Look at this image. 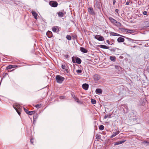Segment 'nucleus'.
Wrapping results in <instances>:
<instances>
[{
  "mask_svg": "<svg viewBox=\"0 0 149 149\" xmlns=\"http://www.w3.org/2000/svg\"><path fill=\"white\" fill-rule=\"evenodd\" d=\"M80 50L81 52L84 53H86L88 52V51L86 49L83 47H81Z\"/></svg>",
  "mask_w": 149,
  "mask_h": 149,
  "instance_id": "aec40b11",
  "label": "nucleus"
},
{
  "mask_svg": "<svg viewBox=\"0 0 149 149\" xmlns=\"http://www.w3.org/2000/svg\"><path fill=\"white\" fill-rule=\"evenodd\" d=\"M110 34L112 36H120V35L119 34L117 33H115L112 32H110Z\"/></svg>",
  "mask_w": 149,
  "mask_h": 149,
  "instance_id": "bb28decb",
  "label": "nucleus"
},
{
  "mask_svg": "<svg viewBox=\"0 0 149 149\" xmlns=\"http://www.w3.org/2000/svg\"><path fill=\"white\" fill-rule=\"evenodd\" d=\"M31 13L32 15L34 16L35 19H38L37 16H38V14L35 11L32 10L31 11Z\"/></svg>",
  "mask_w": 149,
  "mask_h": 149,
  "instance_id": "2eb2a0df",
  "label": "nucleus"
},
{
  "mask_svg": "<svg viewBox=\"0 0 149 149\" xmlns=\"http://www.w3.org/2000/svg\"><path fill=\"white\" fill-rule=\"evenodd\" d=\"M109 19H113V18H111V17H110L109 18Z\"/></svg>",
  "mask_w": 149,
  "mask_h": 149,
  "instance_id": "6e6d98bb",
  "label": "nucleus"
},
{
  "mask_svg": "<svg viewBox=\"0 0 149 149\" xmlns=\"http://www.w3.org/2000/svg\"><path fill=\"white\" fill-rule=\"evenodd\" d=\"M94 79L95 81H97L100 79V76L97 74H95L94 76Z\"/></svg>",
  "mask_w": 149,
  "mask_h": 149,
  "instance_id": "f8f14e48",
  "label": "nucleus"
},
{
  "mask_svg": "<svg viewBox=\"0 0 149 149\" xmlns=\"http://www.w3.org/2000/svg\"><path fill=\"white\" fill-rule=\"evenodd\" d=\"M115 68H116V69H119V68H121L120 67L118 66L117 65H115Z\"/></svg>",
  "mask_w": 149,
  "mask_h": 149,
  "instance_id": "c03bdc74",
  "label": "nucleus"
},
{
  "mask_svg": "<svg viewBox=\"0 0 149 149\" xmlns=\"http://www.w3.org/2000/svg\"><path fill=\"white\" fill-rule=\"evenodd\" d=\"M117 49L118 50H119V49H117L116 48H111L109 49V50L111 52H114L116 51V50Z\"/></svg>",
  "mask_w": 149,
  "mask_h": 149,
  "instance_id": "c756f323",
  "label": "nucleus"
},
{
  "mask_svg": "<svg viewBox=\"0 0 149 149\" xmlns=\"http://www.w3.org/2000/svg\"><path fill=\"white\" fill-rule=\"evenodd\" d=\"M148 40H146V41H148Z\"/></svg>",
  "mask_w": 149,
  "mask_h": 149,
  "instance_id": "bf43d9fd",
  "label": "nucleus"
},
{
  "mask_svg": "<svg viewBox=\"0 0 149 149\" xmlns=\"http://www.w3.org/2000/svg\"><path fill=\"white\" fill-rule=\"evenodd\" d=\"M13 107L18 114L20 116V115L21 112L22 111V109L20 105L19 104H15L14 105Z\"/></svg>",
  "mask_w": 149,
  "mask_h": 149,
  "instance_id": "f03ea898",
  "label": "nucleus"
},
{
  "mask_svg": "<svg viewBox=\"0 0 149 149\" xmlns=\"http://www.w3.org/2000/svg\"><path fill=\"white\" fill-rule=\"evenodd\" d=\"M17 66L15 65H10L7 66V69H9L14 68H17Z\"/></svg>",
  "mask_w": 149,
  "mask_h": 149,
  "instance_id": "dca6fc26",
  "label": "nucleus"
},
{
  "mask_svg": "<svg viewBox=\"0 0 149 149\" xmlns=\"http://www.w3.org/2000/svg\"><path fill=\"white\" fill-rule=\"evenodd\" d=\"M130 3V1H127V2H126V5H129Z\"/></svg>",
  "mask_w": 149,
  "mask_h": 149,
  "instance_id": "a18cd8bd",
  "label": "nucleus"
},
{
  "mask_svg": "<svg viewBox=\"0 0 149 149\" xmlns=\"http://www.w3.org/2000/svg\"><path fill=\"white\" fill-rule=\"evenodd\" d=\"M61 67L65 71H66L67 72V71L68 70V69H67L65 68L66 66L64 65H61Z\"/></svg>",
  "mask_w": 149,
  "mask_h": 149,
  "instance_id": "7c9ffc66",
  "label": "nucleus"
},
{
  "mask_svg": "<svg viewBox=\"0 0 149 149\" xmlns=\"http://www.w3.org/2000/svg\"><path fill=\"white\" fill-rule=\"evenodd\" d=\"M141 1H138V4L139 5H140L141 4Z\"/></svg>",
  "mask_w": 149,
  "mask_h": 149,
  "instance_id": "49530a36",
  "label": "nucleus"
},
{
  "mask_svg": "<svg viewBox=\"0 0 149 149\" xmlns=\"http://www.w3.org/2000/svg\"><path fill=\"white\" fill-rule=\"evenodd\" d=\"M91 102L92 104H95L96 103V101L95 100L93 99H91Z\"/></svg>",
  "mask_w": 149,
  "mask_h": 149,
  "instance_id": "c9c22d12",
  "label": "nucleus"
},
{
  "mask_svg": "<svg viewBox=\"0 0 149 149\" xmlns=\"http://www.w3.org/2000/svg\"><path fill=\"white\" fill-rule=\"evenodd\" d=\"M110 59L113 62H115L116 61V57L115 56H110Z\"/></svg>",
  "mask_w": 149,
  "mask_h": 149,
  "instance_id": "b1692460",
  "label": "nucleus"
},
{
  "mask_svg": "<svg viewBox=\"0 0 149 149\" xmlns=\"http://www.w3.org/2000/svg\"><path fill=\"white\" fill-rule=\"evenodd\" d=\"M72 61L73 63H75V61L74 60V59L73 58H72Z\"/></svg>",
  "mask_w": 149,
  "mask_h": 149,
  "instance_id": "3c124183",
  "label": "nucleus"
},
{
  "mask_svg": "<svg viewBox=\"0 0 149 149\" xmlns=\"http://www.w3.org/2000/svg\"><path fill=\"white\" fill-rule=\"evenodd\" d=\"M33 140V139H31L30 140V142L32 144H33V142L32 141V140Z\"/></svg>",
  "mask_w": 149,
  "mask_h": 149,
  "instance_id": "8fccbe9b",
  "label": "nucleus"
},
{
  "mask_svg": "<svg viewBox=\"0 0 149 149\" xmlns=\"http://www.w3.org/2000/svg\"><path fill=\"white\" fill-rule=\"evenodd\" d=\"M121 30L123 31H125L127 32L128 33H134V31L132 30H130L128 29H125L124 28H122L121 29Z\"/></svg>",
  "mask_w": 149,
  "mask_h": 149,
  "instance_id": "1a4fd4ad",
  "label": "nucleus"
},
{
  "mask_svg": "<svg viewBox=\"0 0 149 149\" xmlns=\"http://www.w3.org/2000/svg\"><path fill=\"white\" fill-rule=\"evenodd\" d=\"M147 12L146 11H144L143 13V14L144 15H146L147 14Z\"/></svg>",
  "mask_w": 149,
  "mask_h": 149,
  "instance_id": "de8ad7c7",
  "label": "nucleus"
},
{
  "mask_svg": "<svg viewBox=\"0 0 149 149\" xmlns=\"http://www.w3.org/2000/svg\"><path fill=\"white\" fill-rule=\"evenodd\" d=\"M73 97L74 98V99L75 100V99L76 98H77V97H75V95H74V96H73Z\"/></svg>",
  "mask_w": 149,
  "mask_h": 149,
  "instance_id": "864d4df0",
  "label": "nucleus"
},
{
  "mask_svg": "<svg viewBox=\"0 0 149 149\" xmlns=\"http://www.w3.org/2000/svg\"><path fill=\"white\" fill-rule=\"evenodd\" d=\"M56 79L57 83L61 84L64 81L65 78L59 75H57L56 77Z\"/></svg>",
  "mask_w": 149,
  "mask_h": 149,
  "instance_id": "f257e3e1",
  "label": "nucleus"
},
{
  "mask_svg": "<svg viewBox=\"0 0 149 149\" xmlns=\"http://www.w3.org/2000/svg\"><path fill=\"white\" fill-rule=\"evenodd\" d=\"M115 12L116 13H117L118 15H119V10L118 9H116L115 10Z\"/></svg>",
  "mask_w": 149,
  "mask_h": 149,
  "instance_id": "a19ab883",
  "label": "nucleus"
},
{
  "mask_svg": "<svg viewBox=\"0 0 149 149\" xmlns=\"http://www.w3.org/2000/svg\"><path fill=\"white\" fill-rule=\"evenodd\" d=\"M87 10L88 12L90 14L93 15H96L95 12L92 7L88 8Z\"/></svg>",
  "mask_w": 149,
  "mask_h": 149,
  "instance_id": "39448f33",
  "label": "nucleus"
},
{
  "mask_svg": "<svg viewBox=\"0 0 149 149\" xmlns=\"http://www.w3.org/2000/svg\"><path fill=\"white\" fill-rule=\"evenodd\" d=\"M106 42L108 44H109V45H112L113 44L112 43V42L111 41H109L108 40H107Z\"/></svg>",
  "mask_w": 149,
  "mask_h": 149,
  "instance_id": "f704fd0d",
  "label": "nucleus"
},
{
  "mask_svg": "<svg viewBox=\"0 0 149 149\" xmlns=\"http://www.w3.org/2000/svg\"><path fill=\"white\" fill-rule=\"evenodd\" d=\"M96 92L97 93L101 94L102 93V91L100 88H97L96 90Z\"/></svg>",
  "mask_w": 149,
  "mask_h": 149,
  "instance_id": "a878e982",
  "label": "nucleus"
},
{
  "mask_svg": "<svg viewBox=\"0 0 149 149\" xmlns=\"http://www.w3.org/2000/svg\"><path fill=\"white\" fill-rule=\"evenodd\" d=\"M24 110L25 111V112L27 114L31 115L34 113H35V111H30L25 108H24Z\"/></svg>",
  "mask_w": 149,
  "mask_h": 149,
  "instance_id": "9d476101",
  "label": "nucleus"
},
{
  "mask_svg": "<svg viewBox=\"0 0 149 149\" xmlns=\"http://www.w3.org/2000/svg\"><path fill=\"white\" fill-rule=\"evenodd\" d=\"M66 38L68 40H71V36L69 35H67L66 36Z\"/></svg>",
  "mask_w": 149,
  "mask_h": 149,
  "instance_id": "72a5a7b5",
  "label": "nucleus"
},
{
  "mask_svg": "<svg viewBox=\"0 0 149 149\" xmlns=\"http://www.w3.org/2000/svg\"><path fill=\"white\" fill-rule=\"evenodd\" d=\"M76 72L78 74H81L82 72V71L81 70H78Z\"/></svg>",
  "mask_w": 149,
  "mask_h": 149,
  "instance_id": "58836bf2",
  "label": "nucleus"
},
{
  "mask_svg": "<svg viewBox=\"0 0 149 149\" xmlns=\"http://www.w3.org/2000/svg\"><path fill=\"white\" fill-rule=\"evenodd\" d=\"M148 71H149V69L148 70Z\"/></svg>",
  "mask_w": 149,
  "mask_h": 149,
  "instance_id": "052dcab7",
  "label": "nucleus"
},
{
  "mask_svg": "<svg viewBox=\"0 0 149 149\" xmlns=\"http://www.w3.org/2000/svg\"><path fill=\"white\" fill-rule=\"evenodd\" d=\"M133 119L134 120H137V118H133Z\"/></svg>",
  "mask_w": 149,
  "mask_h": 149,
  "instance_id": "603ef678",
  "label": "nucleus"
},
{
  "mask_svg": "<svg viewBox=\"0 0 149 149\" xmlns=\"http://www.w3.org/2000/svg\"><path fill=\"white\" fill-rule=\"evenodd\" d=\"M98 47L100 48L104 49H108L109 47L106 45H100L98 46Z\"/></svg>",
  "mask_w": 149,
  "mask_h": 149,
  "instance_id": "6ab92c4d",
  "label": "nucleus"
},
{
  "mask_svg": "<svg viewBox=\"0 0 149 149\" xmlns=\"http://www.w3.org/2000/svg\"><path fill=\"white\" fill-rule=\"evenodd\" d=\"M95 6L100 11L101 10V6H102V4L100 3V2L98 1H96L95 3Z\"/></svg>",
  "mask_w": 149,
  "mask_h": 149,
  "instance_id": "9b49d317",
  "label": "nucleus"
},
{
  "mask_svg": "<svg viewBox=\"0 0 149 149\" xmlns=\"http://www.w3.org/2000/svg\"><path fill=\"white\" fill-rule=\"evenodd\" d=\"M58 28V26H54L52 28V30L53 32H56L57 29H58V31H59V30Z\"/></svg>",
  "mask_w": 149,
  "mask_h": 149,
  "instance_id": "f3484780",
  "label": "nucleus"
},
{
  "mask_svg": "<svg viewBox=\"0 0 149 149\" xmlns=\"http://www.w3.org/2000/svg\"><path fill=\"white\" fill-rule=\"evenodd\" d=\"M35 119L34 116H33V119Z\"/></svg>",
  "mask_w": 149,
  "mask_h": 149,
  "instance_id": "4d7b16f0",
  "label": "nucleus"
},
{
  "mask_svg": "<svg viewBox=\"0 0 149 149\" xmlns=\"http://www.w3.org/2000/svg\"><path fill=\"white\" fill-rule=\"evenodd\" d=\"M66 13V12L64 11V10H62L57 12L56 14V15H58V17L62 18L65 16V14Z\"/></svg>",
  "mask_w": 149,
  "mask_h": 149,
  "instance_id": "7ed1b4c3",
  "label": "nucleus"
},
{
  "mask_svg": "<svg viewBox=\"0 0 149 149\" xmlns=\"http://www.w3.org/2000/svg\"><path fill=\"white\" fill-rule=\"evenodd\" d=\"M123 107L124 108H123V111L124 113H127L128 112V109L127 108V106L125 105Z\"/></svg>",
  "mask_w": 149,
  "mask_h": 149,
  "instance_id": "5701e85b",
  "label": "nucleus"
},
{
  "mask_svg": "<svg viewBox=\"0 0 149 149\" xmlns=\"http://www.w3.org/2000/svg\"><path fill=\"white\" fill-rule=\"evenodd\" d=\"M65 97V96H60V98L61 99H64V98Z\"/></svg>",
  "mask_w": 149,
  "mask_h": 149,
  "instance_id": "37998d69",
  "label": "nucleus"
},
{
  "mask_svg": "<svg viewBox=\"0 0 149 149\" xmlns=\"http://www.w3.org/2000/svg\"><path fill=\"white\" fill-rule=\"evenodd\" d=\"M116 2V0H113V5H114L115 4V3Z\"/></svg>",
  "mask_w": 149,
  "mask_h": 149,
  "instance_id": "09e8293b",
  "label": "nucleus"
},
{
  "mask_svg": "<svg viewBox=\"0 0 149 149\" xmlns=\"http://www.w3.org/2000/svg\"><path fill=\"white\" fill-rule=\"evenodd\" d=\"M46 34L47 37L49 38H51L52 35V33L51 31H48L47 32Z\"/></svg>",
  "mask_w": 149,
  "mask_h": 149,
  "instance_id": "412c9836",
  "label": "nucleus"
},
{
  "mask_svg": "<svg viewBox=\"0 0 149 149\" xmlns=\"http://www.w3.org/2000/svg\"><path fill=\"white\" fill-rule=\"evenodd\" d=\"M144 142L145 143H147L148 144H149V142H148L147 141H144Z\"/></svg>",
  "mask_w": 149,
  "mask_h": 149,
  "instance_id": "5fc2aeb1",
  "label": "nucleus"
},
{
  "mask_svg": "<svg viewBox=\"0 0 149 149\" xmlns=\"http://www.w3.org/2000/svg\"><path fill=\"white\" fill-rule=\"evenodd\" d=\"M145 27H149V20L146 21L144 22Z\"/></svg>",
  "mask_w": 149,
  "mask_h": 149,
  "instance_id": "c85d7f7f",
  "label": "nucleus"
},
{
  "mask_svg": "<svg viewBox=\"0 0 149 149\" xmlns=\"http://www.w3.org/2000/svg\"><path fill=\"white\" fill-rule=\"evenodd\" d=\"M125 141H116L114 143V145H117L119 144H121L123 143H124Z\"/></svg>",
  "mask_w": 149,
  "mask_h": 149,
  "instance_id": "a211bd4d",
  "label": "nucleus"
},
{
  "mask_svg": "<svg viewBox=\"0 0 149 149\" xmlns=\"http://www.w3.org/2000/svg\"><path fill=\"white\" fill-rule=\"evenodd\" d=\"M124 39L121 37H119L117 39V41L118 42H123L124 41Z\"/></svg>",
  "mask_w": 149,
  "mask_h": 149,
  "instance_id": "4be33fe9",
  "label": "nucleus"
},
{
  "mask_svg": "<svg viewBox=\"0 0 149 149\" xmlns=\"http://www.w3.org/2000/svg\"><path fill=\"white\" fill-rule=\"evenodd\" d=\"M41 105L39 104H37L35 106V107L37 109L40 108L41 107Z\"/></svg>",
  "mask_w": 149,
  "mask_h": 149,
  "instance_id": "473e14b6",
  "label": "nucleus"
},
{
  "mask_svg": "<svg viewBox=\"0 0 149 149\" xmlns=\"http://www.w3.org/2000/svg\"><path fill=\"white\" fill-rule=\"evenodd\" d=\"M120 132L119 131H117L115 132H113V134L110 136V138H112L114 137L117 135Z\"/></svg>",
  "mask_w": 149,
  "mask_h": 149,
  "instance_id": "ddd939ff",
  "label": "nucleus"
},
{
  "mask_svg": "<svg viewBox=\"0 0 149 149\" xmlns=\"http://www.w3.org/2000/svg\"><path fill=\"white\" fill-rule=\"evenodd\" d=\"M126 38L129 41H131V42H134V43H136L134 41H137V40H133V39H132L131 38Z\"/></svg>",
  "mask_w": 149,
  "mask_h": 149,
  "instance_id": "cd10ccee",
  "label": "nucleus"
},
{
  "mask_svg": "<svg viewBox=\"0 0 149 149\" xmlns=\"http://www.w3.org/2000/svg\"><path fill=\"white\" fill-rule=\"evenodd\" d=\"M75 100L78 103H79L80 102V101L79 99L77 98L75 99Z\"/></svg>",
  "mask_w": 149,
  "mask_h": 149,
  "instance_id": "ea45409f",
  "label": "nucleus"
},
{
  "mask_svg": "<svg viewBox=\"0 0 149 149\" xmlns=\"http://www.w3.org/2000/svg\"><path fill=\"white\" fill-rule=\"evenodd\" d=\"M131 3L132 4V2H131Z\"/></svg>",
  "mask_w": 149,
  "mask_h": 149,
  "instance_id": "13d9d810",
  "label": "nucleus"
},
{
  "mask_svg": "<svg viewBox=\"0 0 149 149\" xmlns=\"http://www.w3.org/2000/svg\"><path fill=\"white\" fill-rule=\"evenodd\" d=\"M89 87L88 84H84L82 85L83 88L85 90H87Z\"/></svg>",
  "mask_w": 149,
  "mask_h": 149,
  "instance_id": "4468645a",
  "label": "nucleus"
},
{
  "mask_svg": "<svg viewBox=\"0 0 149 149\" xmlns=\"http://www.w3.org/2000/svg\"><path fill=\"white\" fill-rule=\"evenodd\" d=\"M104 126L102 125H100L99 127V130H103L104 129Z\"/></svg>",
  "mask_w": 149,
  "mask_h": 149,
  "instance_id": "2f4dec72",
  "label": "nucleus"
},
{
  "mask_svg": "<svg viewBox=\"0 0 149 149\" xmlns=\"http://www.w3.org/2000/svg\"><path fill=\"white\" fill-rule=\"evenodd\" d=\"M146 100L144 98H141L139 101V106H144L146 104Z\"/></svg>",
  "mask_w": 149,
  "mask_h": 149,
  "instance_id": "423d86ee",
  "label": "nucleus"
},
{
  "mask_svg": "<svg viewBox=\"0 0 149 149\" xmlns=\"http://www.w3.org/2000/svg\"><path fill=\"white\" fill-rule=\"evenodd\" d=\"M111 116V115H108V114H106L104 116V118L106 119L108 117H110Z\"/></svg>",
  "mask_w": 149,
  "mask_h": 149,
  "instance_id": "e433bc0d",
  "label": "nucleus"
},
{
  "mask_svg": "<svg viewBox=\"0 0 149 149\" xmlns=\"http://www.w3.org/2000/svg\"><path fill=\"white\" fill-rule=\"evenodd\" d=\"M110 21L114 25L118 26L120 27L121 26V24L116 20L115 19H109Z\"/></svg>",
  "mask_w": 149,
  "mask_h": 149,
  "instance_id": "20e7f679",
  "label": "nucleus"
},
{
  "mask_svg": "<svg viewBox=\"0 0 149 149\" xmlns=\"http://www.w3.org/2000/svg\"><path fill=\"white\" fill-rule=\"evenodd\" d=\"M94 38L100 41H103L104 40V38L102 36H101L98 35L95 36Z\"/></svg>",
  "mask_w": 149,
  "mask_h": 149,
  "instance_id": "6e6552de",
  "label": "nucleus"
},
{
  "mask_svg": "<svg viewBox=\"0 0 149 149\" xmlns=\"http://www.w3.org/2000/svg\"><path fill=\"white\" fill-rule=\"evenodd\" d=\"M49 4L52 7H57L58 3L56 1H52L49 2Z\"/></svg>",
  "mask_w": 149,
  "mask_h": 149,
  "instance_id": "0eeeda50",
  "label": "nucleus"
},
{
  "mask_svg": "<svg viewBox=\"0 0 149 149\" xmlns=\"http://www.w3.org/2000/svg\"><path fill=\"white\" fill-rule=\"evenodd\" d=\"M64 56L66 58H68L69 57V56L68 54H65L64 55Z\"/></svg>",
  "mask_w": 149,
  "mask_h": 149,
  "instance_id": "79ce46f5",
  "label": "nucleus"
},
{
  "mask_svg": "<svg viewBox=\"0 0 149 149\" xmlns=\"http://www.w3.org/2000/svg\"><path fill=\"white\" fill-rule=\"evenodd\" d=\"M81 60L79 58L77 57L76 58V62L77 63L80 64L81 63Z\"/></svg>",
  "mask_w": 149,
  "mask_h": 149,
  "instance_id": "393cba45",
  "label": "nucleus"
},
{
  "mask_svg": "<svg viewBox=\"0 0 149 149\" xmlns=\"http://www.w3.org/2000/svg\"><path fill=\"white\" fill-rule=\"evenodd\" d=\"M96 139H101V136L99 134H97L96 135Z\"/></svg>",
  "mask_w": 149,
  "mask_h": 149,
  "instance_id": "4c0bfd02",
  "label": "nucleus"
}]
</instances>
